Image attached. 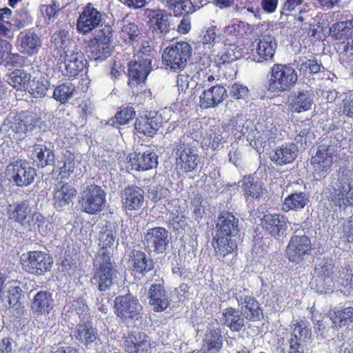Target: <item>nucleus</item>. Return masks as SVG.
Returning a JSON list of instances; mask_svg holds the SVG:
<instances>
[{
	"instance_id": "obj_1",
	"label": "nucleus",
	"mask_w": 353,
	"mask_h": 353,
	"mask_svg": "<svg viewBox=\"0 0 353 353\" xmlns=\"http://www.w3.org/2000/svg\"><path fill=\"white\" fill-rule=\"evenodd\" d=\"M239 231V219L232 212L223 210L219 214L212 241L216 256L223 258L237 250L238 243L234 237Z\"/></svg>"
},
{
	"instance_id": "obj_2",
	"label": "nucleus",
	"mask_w": 353,
	"mask_h": 353,
	"mask_svg": "<svg viewBox=\"0 0 353 353\" xmlns=\"http://www.w3.org/2000/svg\"><path fill=\"white\" fill-rule=\"evenodd\" d=\"M323 199L331 207L345 210L353 206V183L347 178H341L335 186L323 191Z\"/></svg>"
},
{
	"instance_id": "obj_3",
	"label": "nucleus",
	"mask_w": 353,
	"mask_h": 353,
	"mask_svg": "<svg viewBox=\"0 0 353 353\" xmlns=\"http://www.w3.org/2000/svg\"><path fill=\"white\" fill-rule=\"evenodd\" d=\"M8 212L10 219L21 223L24 228L31 229L36 225L41 232H45L43 216L38 212H32L26 201L9 205Z\"/></svg>"
},
{
	"instance_id": "obj_4",
	"label": "nucleus",
	"mask_w": 353,
	"mask_h": 353,
	"mask_svg": "<svg viewBox=\"0 0 353 353\" xmlns=\"http://www.w3.org/2000/svg\"><path fill=\"white\" fill-rule=\"evenodd\" d=\"M117 315L120 317L128 327H134L141 319V306L137 299L131 294L120 296L114 300Z\"/></svg>"
},
{
	"instance_id": "obj_5",
	"label": "nucleus",
	"mask_w": 353,
	"mask_h": 353,
	"mask_svg": "<svg viewBox=\"0 0 353 353\" xmlns=\"http://www.w3.org/2000/svg\"><path fill=\"white\" fill-rule=\"evenodd\" d=\"M39 123L32 113L9 115L3 123L1 130L8 132V136L17 139H23L26 134Z\"/></svg>"
},
{
	"instance_id": "obj_6",
	"label": "nucleus",
	"mask_w": 353,
	"mask_h": 353,
	"mask_svg": "<svg viewBox=\"0 0 353 353\" xmlns=\"http://www.w3.org/2000/svg\"><path fill=\"white\" fill-rule=\"evenodd\" d=\"M192 54L190 45L185 41L166 48L161 56L162 62L166 68L181 70L186 66L187 61Z\"/></svg>"
},
{
	"instance_id": "obj_7",
	"label": "nucleus",
	"mask_w": 353,
	"mask_h": 353,
	"mask_svg": "<svg viewBox=\"0 0 353 353\" xmlns=\"http://www.w3.org/2000/svg\"><path fill=\"white\" fill-rule=\"evenodd\" d=\"M96 268L92 281L98 284V289L105 292L110 289L113 284V270L110 261V256L106 254L104 250L98 254L94 263Z\"/></svg>"
},
{
	"instance_id": "obj_8",
	"label": "nucleus",
	"mask_w": 353,
	"mask_h": 353,
	"mask_svg": "<svg viewBox=\"0 0 353 353\" xmlns=\"http://www.w3.org/2000/svg\"><path fill=\"white\" fill-rule=\"evenodd\" d=\"M81 194L80 203L83 212L94 214L102 210L105 202V193L100 186L88 185Z\"/></svg>"
},
{
	"instance_id": "obj_9",
	"label": "nucleus",
	"mask_w": 353,
	"mask_h": 353,
	"mask_svg": "<svg viewBox=\"0 0 353 353\" xmlns=\"http://www.w3.org/2000/svg\"><path fill=\"white\" fill-rule=\"evenodd\" d=\"M23 265L30 274L43 275L50 270L52 259L46 252L29 251L21 256Z\"/></svg>"
},
{
	"instance_id": "obj_10",
	"label": "nucleus",
	"mask_w": 353,
	"mask_h": 353,
	"mask_svg": "<svg viewBox=\"0 0 353 353\" xmlns=\"http://www.w3.org/2000/svg\"><path fill=\"white\" fill-rule=\"evenodd\" d=\"M312 250L309 236L305 234L293 235L286 247L285 254L290 262L299 263L311 254Z\"/></svg>"
},
{
	"instance_id": "obj_11",
	"label": "nucleus",
	"mask_w": 353,
	"mask_h": 353,
	"mask_svg": "<svg viewBox=\"0 0 353 353\" xmlns=\"http://www.w3.org/2000/svg\"><path fill=\"white\" fill-rule=\"evenodd\" d=\"M297 79L296 72L292 66L277 63L272 67L269 83L272 88H290Z\"/></svg>"
},
{
	"instance_id": "obj_12",
	"label": "nucleus",
	"mask_w": 353,
	"mask_h": 353,
	"mask_svg": "<svg viewBox=\"0 0 353 353\" xmlns=\"http://www.w3.org/2000/svg\"><path fill=\"white\" fill-rule=\"evenodd\" d=\"M336 151L333 145H320L311 159L314 172L319 177H325L331 171Z\"/></svg>"
},
{
	"instance_id": "obj_13",
	"label": "nucleus",
	"mask_w": 353,
	"mask_h": 353,
	"mask_svg": "<svg viewBox=\"0 0 353 353\" xmlns=\"http://www.w3.org/2000/svg\"><path fill=\"white\" fill-rule=\"evenodd\" d=\"M176 153V168L183 173L195 170L200 163L199 155L194 149L187 147L184 143H179L174 148Z\"/></svg>"
},
{
	"instance_id": "obj_14",
	"label": "nucleus",
	"mask_w": 353,
	"mask_h": 353,
	"mask_svg": "<svg viewBox=\"0 0 353 353\" xmlns=\"http://www.w3.org/2000/svg\"><path fill=\"white\" fill-rule=\"evenodd\" d=\"M277 43L275 39L269 34L262 35L259 40L252 43L251 59L258 63L270 61L274 57Z\"/></svg>"
},
{
	"instance_id": "obj_15",
	"label": "nucleus",
	"mask_w": 353,
	"mask_h": 353,
	"mask_svg": "<svg viewBox=\"0 0 353 353\" xmlns=\"http://www.w3.org/2000/svg\"><path fill=\"white\" fill-rule=\"evenodd\" d=\"M8 175L17 186H27L32 183L36 176L34 169L22 160H17L7 166Z\"/></svg>"
},
{
	"instance_id": "obj_16",
	"label": "nucleus",
	"mask_w": 353,
	"mask_h": 353,
	"mask_svg": "<svg viewBox=\"0 0 353 353\" xmlns=\"http://www.w3.org/2000/svg\"><path fill=\"white\" fill-rule=\"evenodd\" d=\"M312 332L308 323L303 320L296 321L289 340L288 353H303L304 345L311 339Z\"/></svg>"
},
{
	"instance_id": "obj_17",
	"label": "nucleus",
	"mask_w": 353,
	"mask_h": 353,
	"mask_svg": "<svg viewBox=\"0 0 353 353\" xmlns=\"http://www.w3.org/2000/svg\"><path fill=\"white\" fill-rule=\"evenodd\" d=\"M152 70V58H143L128 63V84L131 87L143 86L148 74Z\"/></svg>"
},
{
	"instance_id": "obj_18",
	"label": "nucleus",
	"mask_w": 353,
	"mask_h": 353,
	"mask_svg": "<svg viewBox=\"0 0 353 353\" xmlns=\"http://www.w3.org/2000/svg\"><path fill=\"white\" fill-rule=\"evenodd\" d=\"M59 61L63 63L66 74L70 76H76L83 70L87 63L83 54L77 48L68 49L65 52L61 53Z\"/></svg>"
},
{
	"instance_id": "obj_19",
	"label": "nucleus",
	"mask_w": 353,
	"mask_h": 353,
	"mask_svg": "<svg viewBox=\"0 0 353 353\" xmlns=\"http://www.w3.org/2000/svg\"><path fill=\"white\" fill-rule=\"evenodd\" d=\"M90 5V3H88L86 6L77 23V28L83 34L91 32L101 24V14L97 9L91 7Z\"/></svg>"
},
{
	"instance_id": "obj_20",
	"label": "nucleus",
	"mask_w": 353,
	"mask_h": 353,
	"mask_svg": "<svg viewBox=\"0 0 353 353\" xmlns=\"http://www.w3.org/2000/svg\"><path fill=\"white\" fill-rule=\"evenodd\" d=\"M261 226L263 230L273 237L281 235L287 229V219L279 213L265 214L261 219Z\"/></svg>"
},
{
	"instance_id": "obj_21",
	"label": "nucleus",
	"mask_w": 353,
	"mask_h": 353,
	"mask_svg": "<svg viewBox=\"0 0 353 353\" xmlns=\"http://www.w3.org/2000/svg\"><path fill=\"white\" fill-rule=\"evenodd\" d=\"M77 194V190L72 185L63 181L58 182L53 192L54 207L61 210L68 206Z\"/></svg>"
},
{
	"instance_id": "obj_22",
	"label": "nucleus",
	"mask_w": 353,
	"mask_h": 353,
	"mask_svg": "<svg viewBox=\"0 0 353 353\" xmlns=\"http://www.w3.org/2000/svg\"><path fill=\"white\" fill-rule=\"evenodd\" d=\"M148 336L143 332H132L125 337L123 347L128 353H145L150 347Z\"/></svg>"
},
{
	"instance_id": "obj_23",
	"label": "nucleus",
	"mask_w": 353,
	"mask_h": 353,
	"mask_svg": "<svg viewBox=\"0 0 353 353\" xmlns=\"http://www.w3.org/2000/svg\"><path fill=\"white\" fill-rule=\"evenodd\" d=\"M52 294L48 291H39L34 296L31 303L34 313L38 315L48 314L54 307Z\"/></svg>"
},
{
	"instance_id": "obj_24",
	"label": "nucleus",
	"mask_w": 353,
	"mask_h": 353,
	"mask_svg": "<svg viewBox=\"0 0 353 353\" xmlns=\"http://www.w3.org/2000/svg\"><path fill=\"white\" fill-rule=\"evenodd\" d=\"M328 314L333 327L337 329L349 326L353 323V307H335L330 310Z\"/></svg>"
},
{
	"instance_id": "obj_25",
	"label": "nucleus",
	"mask_w": 353,
	"mask_h": 353,
	"mask_svg": "<svg viewBox=\"0 0 353 353\" xmlns=\"http://www.w3.org/2000/svg\"><path fill=\"white\" fill-rule=\"evenodd\" d=\"M297 148L294 143H284L276 147L271 160L278 165L292 163L296 157Z\"/></svg>"
},
{
	"instance_id": "obj_26",
	"label": "nucleus",
	"mask_w": 353,
	"mask_h": 353,
	"mask_svg": "<svg viewBox=\"0 0 353 353\" xmlns=\"http://www.w3.org/2000/svg\"><path fill=\"white\" fill-rule=\"evenodd\" d=\"M19 41L23 52L28 55L37 54L41 46L39 36L30 30L21 32L19 35Z\"/></svg>"
},
{
	"instance_id": "obj_27",
	"label": "nucleus",
	"mask_w": 353,
	"mask_h": 353,
	"mask_svg": "<svg viewBox=\"0 0 353 353\" xmlns=\"http://www.w3.org/2000/svg\"><path fill=\"white\" fill-rule=\"evenodd\" d=\"M223 347V336L219 329L208 331L203 341L202 353H219Z\"/></svg>"
},
{
	"instance_id": "obj_28",
	"label": "nucleus",
	"mask_w": 353,
	"mask_h": 353,
	"mask_svg": "<svg viewBox=\"0 0 353 353\" xmlns=\"http://www.w3.org/2000/svg\"><path fill=\"white\" fill-rule=\"evenodd\" d=\"M223 324L232 332H239L245 325V320L239 310L228 307L222 313Z\"/></svg>"
},
{
	"instance_id": "obj_29",
	"label": "nucleus",
	"mask_w": 353,
	"mask_h": 353,
	"mask_svg": "<svg viewBox=\"0 0 353 353\" xmlns=\"http://www.w3.org/2000/svg\"><path fill=\"white\" fill-rule=\"evenodd\" d=\"M75 168L74 155L70 151L62 153L60 159H57L52 172H58L61 179H68Z\"/></svg>"
},
{
	"instance_id": "obj_30",
	"label": "nucleus",
	"mask_w": 353,
	"mask_h": 353,
	"mask_svg": "<svg viewBox=\"0 0 353 353\" xmlns=\"http://www.w3.org/2000/svg\"><path fill=\"white\" fill-rule=\"evenodd\" d=\"M53 146L49 144L36 145L32 153L34 162L41 168L53 165L54 163V154L52 150Z\"/></svg>"
},
{
	"instance_id": "obj_31",
	"label": "nucleus",
	"mask_w": 353,
	"mask_h": 353,
	"mask_svg": "<svg viewBox=\"0 0 353 353\" xmlns=\"http://www.w3.org/2000/svg\"><path fill=\"white\" fill-rule=\"evenodd\" d=\"M241 188L247 199H258L263 192V184L252 175H245L241 180Z\"/></svg>"
},
{
	"instance_id": "obj_32",
	"label": "nucleus",
	"mask_w": 353,
	"mask_h": 353,
	"mask_svg": "<svg viewBox=\"0 0 353 353\" xmlns=\"http://www.w3.org/2000/svg\"><path fill=\"white\" fill-rule=\"evenodd\" d=\"M122 199L125 208L136 210L141 206L143 201V192L137 186L128 187L124 190Z\"/></svg>"
},
{
	"instance_id": "obj_33",
	"label": "nucleus",
	"mask_w": 353,
	"mask_h": 353,
	"mask_svg": "<svg viewBox=\"0 0 353 353\" xmlns=\"http://www.w3.org/2000/svg\"><path fill=\"white\" fill-rule=\"evenodd\" d=\"M75 337L87 347L96 345L100 342L97 330L88 324H79Z\"/></svg>"
},
{
	"instance_id": "obj_34",
	"label": "nucleus",
	"mask_w": 353,
	"mask_h": 353,
	"mask_svg": "<svg viewBox=\"0 0 353 353\" xmlns=\"http://www.w3.org/2000/svg\"><path fill=\"white\" fill-rule=\"evenodd\" d=\"M128 168L135 170H148L153 168L154 154L152 152L132 153L128 157Z\"/></svg>"
},
{
	"instance_id": "obj_35",
	"label": "nucleus",
	"mask_w": 353,
	"mask_h": 353,
	"mask_svg": "<svg viewBox=\"0 0 353 353\" xmlns=\"http://www.w3.org/2000/svg\"><path fill=\"white\" fill-rule=\"evenodd\" d=\"M309 202L307 194L305 192H295L285 198L282 209L285 212L298 211L305 208Z\"/></svg>"
},
{
	"instance_id": "obj_36",
	"label": "nucleus",
	"mask_w": 353,
	"mask_h": 353,
	"mask_svg": "<svg viewBox=\"0 0 353 353\" xmlns=\"http://www.w3.org/2000/svg\"><path fill=\"white\" fill-rule=\"evenodd\" d=\"M241 312L250 321L259 320L263 315L259 303L252 296H245L242 302Z\"/></svg>"
},
{
	"instance_id": "obj_37",
	"label": "nucleus",
	"mask_w": 353,
	"mask_h": 353,
	"mask_svg": "<svg viewBox=\"0 0 353 353\" xmlns=\"http://www.w3.org/2000/svg\"><path fill=\"white\" fill-rule=\"evenodd\" d=\"M226 97V90H203L200 96V106L202 108L214 107Z\"/></svg>"
},
{
	"instance_id": "obj_38",
	"label": "nucleus",
	"mask_w": 353,
	"mask_h": 353,
	"mask_svg": "<svg viewBox=\"0 0 353 353\" xmlns=\"http://www.w3.org/2000/svg\"><path fill=\"white\" fill-rule=\"evenodd\" d=\"M313 101L312 95L306 90L299 92L292 97L290 107L292 112H301L311 109Z\"/></svg>"
},
{
	"instance_id": "obj_39",
	"label": "nucleus",
	"mask_w": 353,
	"mask_h": 353,
	"mask_svg": "<svg viewBox=\"0 0 353 353\" xmlns=\"http://www.w3.org/2000/svg\"><path fill=\"white\" fill-rule=\"evenodd\" d=\"M89 48V57L95 61H99L105 60L112 51V48L110 44H108V42L100 43L91 41Z\"/></svg>"
},
{
	"instance_id": "obj_40",
	"label": "nucleus",
	"mask_w": 353,
	"mask_h": 353,
	"mask_svg": "<svg viewBox=\"0 0 353 353\" xmlns=\"http://www.w3.org/2000/svg\"><path fill=\"white\" fill-rule=\"evenodd\" d=\"M51 42L54 44V49L60 50V54L61 53H64L68 49H74L75 47H72L73 41H72L66 32L60 31L58 32H55L52 34L51 37ZM59 50H58V53Z\"/></svg>"
},
{
	"instance_id": "obj_41",
	"label": "nucleus",
	"mask_w": 353,
	"mask_h": 353,
	"mask_svg": "<svg viewBox=\"0 0 353 353\" xmlns=\"http://www.w3.org/2000/svg\"><path fill=\"white\" fill-rule=\"evenodd\" d=\"M6 294L5 300L7 299L10 306L15 305L19 301L21 296V288L17 281H8L4 285Z\"/></svg>"
},
{
	"instance_id": "obj_42",
	"label": "nucleus",
	"mask_w": 353,
	"mask_h": 353,
	"mask_svg": "<svg viewBox=\"0 0 353 353\" xmlns=\"http://www.w3.org/2000/svg\"><path fill=\"white\" fill-rule=\"evenodd\" d=\"M131 263L132 264L133 271L138 273H143L144 272L149 271L153 267L152 261L147 260L145 254L140 251L133 252Z\"/></svg>"
},
{
	"instance_id": "obj_43",
	"label": "nucleus",
	"mask_w": 353,
	"mask_h": 353,
	"mask_svg": "<svg viewBox=\"0 0 353 353\" xmlns=\"http://www.w3.org/2000/svg\"><path fill=\"white\" fill-rule=\"evenodd\" d=\"M115 235L116 231L114 227H111L110 228L106 227L100 232L99 241L102 248L100 249L98 254H101L102 250H104L105 254L110 256V253L107 249L108 248H111V246L113 245L114 243Z\"/></svg>"
},
{
	"instance_id": "obj_44",
	"label": "nucleus",
	"mask_w": 353,
	"mask_h": 353,
	"mask_svg": "<svg viewBox=\"0 0 353 353\" xmlns=\"http://www.w3.org/2000/svg\"><path fill=\"white\" fill-rule=\"evenodd\" d=\"M138 26L126 18L121 21V34L125 41H134L139 35Z\"/></svg>"
},
{
	"instance_id": "obj_45",
	"label": "nucleus",
	"mask_w": 353,
	"mask_h": 353,
	"mask_svg": "<svg viewBox=\"0 0 353 353\" xmlns=\"http://www.w3.org/2000/svg\"><path fill=\"white\" fill-rule=\"evenodd\" d=\"M153 117H138L134 123L137 131L147 137H152L154 134V127L152 125Z\"/></svg>"
},
{
	"instance_id": "obj_46",
	"label": "nucleus",
	"mask_w": 353,
	"mask_h": 353,
	"mask_svg": "<svg viewBox=\"0 0 353 353\" xmlns=\"http://www.w3.org/2000/svg\"><path fill=\"white\" fill-rule=\"evenodd\" d=\"M30 80V74H26L23 70H15L9 74L7 82L14 88L26 87L28 85Z\"/></svg>"
},
{
	"instance_id": "obj_47",
	"label": "nucleus",
	"mask_w": 353,
	"mask_h": 353,
	"mask_svg": "<svg viewBox=\"0 0 353 353\" xmlns=\"http://www.w3.org/2000/svg\"><path fill=\"white\" fill-rule=\"evenodd\" d=\"M165 10H156V30H158L159 33L165 35L170 31V17Z\"/></svg>"
},
{
	"instance_id": "obj_48",
	"label": "nucleus",
	"mask_w": 353,
	"mask_h": 353,
	"mask_svg": "<svg viewBox=\"0 0 353 353\" xmlns=\"http://www.w3.org/2000/svg\"><path fill=\"white\" fill-rule=\"evenodd\" d=\"M94 33V37L91 41L110 44L112 37V29L110 25L101 23Z\"/></svg>"
},
{
	"instance_id": "obj_49",
	"label": "nucleus",
	"mask_w": 353,
	"mask_h": 353,
	"mask_svg": "<svg viewBox=\"0 0 353 353\" xmlns=\"http://www.w3.org/2000/svg\"><path fill=\"white\" fill-rule=\"evenodd\" d=\"M330 32L335 40L341 41L342 43H344L345 40H350V38H349V36L352 34L341 21L333 24L330 28Z\"/></svg>"
},
{
	"instance_id": "obj_50",
	"label": "nucleus",
	"mask_w": 353,
	"mask_h": 353,
	"mask_svg": "<svg viewBox=\"0 0 353 353\" xmlns=\"http://www.w3.org/2000/svg\"><path fill=\"white\" fill-rule=\"evenodd\" d=\"M156 252H163L168 245V231L160 227H156Z\"/></svg>"
},
{
	"instance_id": "obj_51",
	"label": "nucleus",
	"mask_w": 353,
	"mask_h": 353,
	"mask_svg": "<svg viewBox=\"0 0 353 353\" xmlns=\"http://www.w3.org/2000/svg\"><path fill=\"white\" fill-rule=\"evenodd\" d=\"M245 33V26L243 22L237 20L233 21L232 23L224 28V34L231 37L239 38Z\"/></svg>"
},
{
	"instance_id": "obj_52",
	"label": "nucleus",
	"mask_w": 353,
	"mask_h": 353,
	"mask_svg": "<svg viewBox=\"0 0 353 353\" xmlns=\"http://www.w3.org/2000/svg\"><path fill=\"white\" fill-rule=\"evenodd\" d=\"M135 116V111L132 108L127 107L118 112L115 116L113 123L119 125H125L132 120Z\"/></svg>"
},
{
	"instance_id": "obj_53",
	"label": "nucleus",
	"mask_w": 353,
	"mask_h": 353,
	"mask_svg": "<svg viewBox=\"0 0 353 353\" xmlns=\"http://www.w3.org/2000/svg\"><path fill=\"white\" fill-rule=\"evenodd\" d=\"M300 72L306 74L318 73L321 70V64H319L316 59H306L303 60L299 66Z\"/></svg>"
},
{
	"instance_id": "obj_54",
	"label": "nucleus",
	"mask_w": 353,
	"mask_h": 353,
	"mask_svg": "<svg viewBox=\"0 0 353 353\" xmlns=\"http://www.w3.org/2000/svg\"><path fill=\"white\" fill-rule=\"evenodd\" d=\"M336 281L345 288L353 290V273L347 268H343L339 272V276Z\"/></svg>"
},
{
	"instance_id": "obj_55",
	"label": "nucleus",
	"mask_w": 353,
	"mask_h": 353,
	"mask_svg": "<svg viewBox=\"0 0 353 353\" xmlns=\"http://www.w3.org/2000/svg\"><path fill=\"white\" fill-rule=\"evenodd\" d=\"M216 28L214 26L209 27L201 39V43L205 48H211L216 44Z\"/></svg>"
},
{
	"instance_id": "obj_56",
	"label": "nucleus",
	"mask_w": 353,
	"mask_h": 353,
	"mask_svg": "<svg viewBox=\"0 0 353 353\" xmlns=\"http://www.w3.org/2000/svg\"><path fill=\"white\" fill-rule=\"evenodd\" d=\"M334 265L330 261H326L323 265H319L316 268L318 276L321 277L323 281L327 279H332L333 281L332 276L334 274Z\"/></svg>"
},
{
	"instance_id": "obj_57",
	"label": "nucleus",
	"mask_w": 353,
	"mask_h": 353,
	"mask_svg": "<svg viewBox=\"0 0 353 353\" xmlns=\"http://www.w3.org/2000/svg\"><path fill=\"white\" fill-rule=\"evenodd\" d=\"M23 62V57L17 53H11V51L1 60L6 66H20Z\"/></svg>"
},
{
	"instance_id": "obj_58",
	"label": "nucleus",
	"mask_w": 353,
	"mask_h": 353,
	"mask_svg": "<svg viewBox=\"0 0 353 353\" xmlns=\"http://www.w3.org/2000/svg\"><path fill=\"white\" fill-rule=\"evenodd\" d=\"M236 57H234V54H232L227 52L226 49L224 51L218 53L214 57V62L218 67H221L222 65L230 63V62L235 61Z\"/></svg>"
},
{
	"instance_id": "obj_59",
	"label": "nucleus",
	"mask_w": 353,
	"mask_h": 353,
	"mask_svg": "<svg viewBox=\"0 0 353 353\" xmlns=\"http://www.w3.org/2000/svg\"><path fill=\"white\" fill-rule=\"evenodd\" d=\"M170 305L168 296L165 293H161L160 290H156V311L161 312L165 310Z\"/></svg>"
},
{
	"instance_id": "obj_60",
	"label": "nucleus",
	"mask_w": 353,
	"mask_h": 353,
	"mask_svg": "<svg viewBox=\"0 0 353 353\" xmlns=\"http://www.w3.org/2000/svg\"><path fill=\"white\" fill-rule=\"evenodd\" d=\"M110 78L115 81L125 77L123 67L119 62L114 61L111 65Z\"/></svg>"
},
{
	"instance_id": "obj_61",
	"label": "nucleus",
	"mask_w": 353,
	"mask_h": 353,
	"mask_svg": "<svg viewBox=\"0 0 353 353\" xmlns=\"http://www.w3.org/2000/svg\"><path fill=\"white\" fill-rule=\"evenodd\" d=\"M72 96V92H68V90H54L53 97L61 103H65Z\"/></svg>"
},
{
	"instance_id": "obj_62",
	"label": "nucleus",
	"mask_w": 353,
	"mask_h": 353,
	"mask_svg": "<svg viewBox=\"0 0 353 353\" xmlns=\"http://www.w3.org/2000/svg\"><path fill=\"white\" fill-rule=\"evenodd\" d=\"M3 34H0V37ZM12 45L5 39L0 37V61L11 51Z\"/></svg>"
},
{
	"instance_id": "obj_63",
	"label": "nucleus",
	"mask_w": 353,
	"mask_h": 353,
	"mask_svg": "<svg viewBox=\"0 0 353 353\" xmlns=\"http://www.w3.org/2000/svg\"><path fill=\"white\" fill-rule=\"evenodd\" d=\"M191 29V21L189 17H183L177 27V30L181 34H187Z\"/></svg>"
},
{
	"instance_id": "obj_64",
	"label": "nucleus",
	"mask_w": 353,
	"mask_h": 353,
	"mask_svg": "<svg viewBox=\"0 0 353 353\" xmlns=\"http://www.w3.org/2000/svg\"><path fill=\"white\" fill-rule=\"evenodd\" d=\"M14 346L9 338H4L0 340V353H12Z\"/></svg>"
}]
</instances>
